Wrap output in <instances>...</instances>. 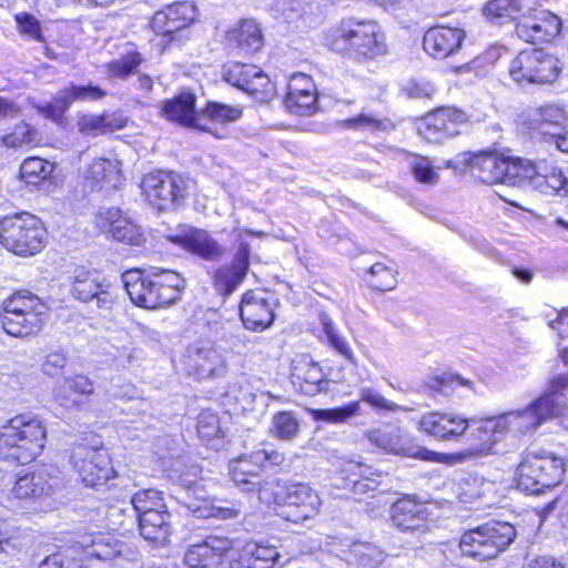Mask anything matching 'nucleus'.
I'll use <instances>...</instances> for the list:
<instances>
[{"label":"nucleus","mask_w":568,"mask_h":568,"mask_svg":"<svg viewBox=\"0 0 568 568\" xmlns=\"http://www.w3.org/2000/svg\"><path fill=\"white\" fill-rule=\"evenodd\" d=\"M284 104L293 114H311L316 108V91L312 78L304 73L293 74L287 84Z\"/></svg>","instance_id":"27"},{"label":"nucleus","mask_w":568,"mask_h":568,"mask_svg":"<svg viewBox=\"0 0 568 568\" xmlns=\"http://www.w3.org/2000/svg\"><path fill=\"white\" fill-rule=\"evenodd\" d=\"M471 381L466 379L459 375L444 374L440 377L432 379L427 384V388L434 394H439L447 397L454 392L456 387L464 386L471 388Z\"/></svg>","instance_id":"58"},{"label":"nucleus","mask_w":568,"mask_h":568,"mask_svg":"<svg viewBox=\"0 0 568 568\" xmlns=\"http://www.w3.org/2000/svg\"><path fill=\"white\" fill-rule=\"evenodd\" d=\"M85 181L91 189H115L120 183V169L118 162L99 158L92 161L84 173Z\"/></svg>","instance_id":"35"},{"label":"nucleus","mask_w":568,"mask_h":568,"mask_svg":"<svg viewBox=\"0 0 568 568\" xmlns=\"http://www.w3.org/2000/svg\"><path fill=\"white\" fill-rule=\"evenodd\" d=\"M122 283L135 305L149 310L163 307L153 276L130 270L122 274Z\"/></svg>","instance_id":"23"},{"label":"nucleus","mask_w":568,"mask_h":568,"mask_svg":"<svg viewBox=\"0 0 568 568\" xmlns=\"http://www.w3.org/2000/svg\"><path fill=\"white\" fill-rule=\"evenodd\" d=\"M38 313L45 314V305L41 300L29 293H16L3 302L1 313Z\"/></svg>","instance_id":"43"},{"label":"nucleus","mask_w":568,"mask_h":568,"mask_svg":"<svg viewBox=\"0 0 568 568\" xmlns=\"http://www.w3.org/2000/svg\"><path fill=\"white\" fill-rule=\"evenodd\" d=\"M38 568H82L80 560L65 554L58 552L43 559Z\"/></svg>","instance_id":"64"},{"label":"nucleus","mask_w":568,"mask_h":568,"mask_svg":"<svg viewBox=\"0 0 568 568\" xmlns=\"http://www.w3.org/2000/svg\"><path fill=\"white\" fill-rule=\"evenodd\" d=\"M271 434L282 440H291L300 433V423L293 412H277L272 417Z\"/></svg>","instance_id":"47"},{"label":"nucleus","mask_w":568,"mask_h":568,"mask_svg":"<svg viewBox=\"0 0 568 568\" xmlns=\"http://www.w3.org/2000/svg\"><path fill=\"white\" fill-rule=\"evenodd\" d=\"M280 506L278 515L287 521L302 523L313 518L320 511L322 500L317 491L303 483L285 484L280 494H274Z\"/></svg>","instance_id":"10"},{"label":"nucleus","mask_w":568,"mask_h":568,"mask_svg":"<svg viewBox=\"0 0 568 568\" xmlns=\"http://www.w3.org/2000/svg\"><path fill=\"white\" fill-rule=\"evenodd\" d=\"M484 427H485V420L477 428L476 438L479 440V443L477 445H474L473 447H470L469 449H467L465 452L455 454L453 456V458L456 462H463L466 459L480 457V456L488 454L491 450L494 444L496 442H498L506 434V433H490L489 435H487L486 433L483 432Z\"/></svg>","instance_id":"48"},{"label":"nucleus","mask_w":568,"mask_h":568,"mask_svg":"<svg viewBox=\"0 0 568 568\" xmlns=\"http://www.w3.org/2000/svg\"><path fill=\"white\" fill-rule=\"evenodd\" d=\"M359 398L362 402L368 404L376 410L381 412H412L413 409L407 406L398 405L392 400H388L379 392L371 387H364L359 390Z\"/></svg>","instance_id":"55"},{"label":"nucleus","mask_w":568,"mask_h":568,"mask_svg":"<svg viewBox=\"0 0 568 568\" xmlns=\"http://www.w3.org/2000/svg\"><path fill=\"white\" fill-rule=\"evenodd\" d=\"M232 549V540L226 537L209 536L201 544L192 545L184 555L190 568H210L216 566L222 556Z\"/></svg>","instance_id":"28"},{"label":"nucleus","mask_w":568,"mask_h":568,"mask_svg":"<svg viewBox=\"0 0 568 568\" xmlns=\"http://www.w3.org/2000/svg\"><path fill=\"white\" fill-rule=\"evenodd\" d=\"M517 485L521 490L540 494L559 485L565 475V463L550 454L527 453L517 468Z\"/></svg>","instance_id":"7"},{"label":"nucleus","mask_w":568,"mask_h":568,"mask_svg":"<svg viewBox=\"0 0 568 568\" xmlns=\"http://www.w3.org/2000/svg\"><path fill=\"white\" fill-rule=\"evenodd\" d=\"M44 314L38 313H1L0 323L7 334L14 337H27L38 334L43 326Z\"/></svg>","instance_id":"34"},{"label":"nucleus","mask_w":568,"mask_h":568,"mask_svg":"<svg viewBox=\"0 0 568 568\" xmlns=\"http://www.w3.org/2000/svg\"><path fill=\"white\" fill-rule=\"evenodd\" d=\"M106 92L99 85H75L70 84L67 88L59 90V101L62 108H70L73 102L81 101H98L103 99Z\"/></svg>","instance_id":"40"},{"label":"nucleus","mask_w":568,"mask_h":568,"mask_svg":"<svg viewBox=\"0 0 568 568\" xmlns=\"http://www.w3.org/2000/svg\"><path fill=\"white\" fill-rule=\"evenodd\" d=\"M143 62L142 55L136 51L122 54L105 64V71L110 78L125 79Z\"/></svg>","instance_id":"50"},{"label":"nucleus","mask_w":568,"mask_h":568,"mask_svg":"<svg viewBox=\"0 0 568 568\" xmlns=\"http://www.w3.org/2000/svg\"><path fill=\"white\" fill-rule=\"evenodd\" d=\"M408 163L416 181L425 184L437 183L439 175L428 158L414 154Z\"/></svg>","instance_id":"56"},{"label":"nucleus","mask_w":568,"mask_h":568,"mask_svg":"<svg viewBox=\"0 0 568 568\" xmlns=\"http://www.w3.org/2000/svg\"><path fill=\"white\" fill-rule=\"evenodd\" d=\"M196 17L197 9L193 2H175L154 13L151 28L161 38V44L168 45L180 40L179 34L190 27Z\"/></svg>","instance_id":"11"},{"label":"nucleus","mask_w":568,"mask_h":568,"mask_svg":"<svg viewBox=\"0 0 568 568\" xmlns=\"http://www.w3.org/2000/svg\"><path fill=\"white\" fill-rule=\"evenodd\" d=\"M390 519L393 525L403 531L426 534L429 530L427 508L410 496L400 498L392 505Z\"/></svg>","instance_id":"21"},{"label":"nucleus","mask_w":568,"mask_h":568,"mask_svg":"<svg viewBox=\"0 0 568 568\" xmlns=\"http://www.w3.org/2000/svg\"><path fill=\"white\" fill-rule=\"evenodd\" d=\"M321 324L323 326V331L326 335V338L332 347H334L341 355H343L346 359L354 362V354L346 342V339L341 336L335 329L332 321L327 315L321 316Z\"/></svg>","instance_id":"59"},{"label":"nucleus","mask_w":568,"mask_h":568,"mask_svg":"<svg viewBox=\"0 0 568 568\" xmlns=\"http://www.w3.org/2000/svg\"><path fill=\"white\" fill-rule=\"evenodd\" d=\"M38 132L30 124L22 121L11 132L0 138L1 144L8 149H18L36 143Z\"/></svg>","instance_id":"51"},{"label":"nucleus","mask_w":568,"mask_h":568,"mask_svg":"<svg viewBox=\"0 0 568 568\" xmlns=\"http://www.w3.org/2000/svg\"><path fill=\"white\" fill-rule=\"evenodd\" d=\"M345 126L376 132L387 129V122L371 114H359L344 121Z\"/></svg>","instance_id":"63"},{"label":"nucleus","mask_w":568,"mask_h":568,"mask_svg":"<svg viewBox=\"0 0 568 568\" xmlns=\"http://www.w3.org/2000/svg\"><path fill=\"white\" fill-rule=\"evenodd\" d=\"M185 368L189 375L206 379L223 376L227 371V363L212 343L197 342L186 349Z\"/></svg>","instance_id":"13"},{"label":"nucleus","mask_w":568,"mask_h":568,"mask_svg":"<svg viewBox=\"0 0 568 568\" xmlns=\"http://www.w3.org/2000/svg\"><path fill=\"white\" fill-rule=\"evenodd\" d=\"M227 44L240 53L252 54L260 51L264 38L260 24L253 19H242L226 32Z\"/></svg>","instance_id":"30"},{"label":"nucleus","mask_w":568,"mask_h":568,"mask_svg":"<svg viewBox=\"0 0 568 568\" xmlns=\"http://www.w3.org/2000/svg\"><path fill=\"white\" fill-rule=\"evenodd\" d=\"M61 486L59 477L39 469L17 478L11 494L17 499H39L53 495Z\"/></svg>","instance_id":"26"},{"label":"nucleus","mask_w":568,"mask_h":568,"mask_svg":"<svg viewBox=\"0 0 568 568\" xmlns=\"http://www.w3.org/2000/svg\"><path fill=\"white\" fill-rule=\"evenodd\" d=\"M100 285L101 283L97 273L79 270L74 276L71 294L81 302H89L98 294Z\"/></svg>","instance_id":"46"},{"label":"nucleus","mask_w":568,"mask_h":568,"mask_svg":"<svg viewBox=\"0 0 568 568\" xmlns=\"http://www.w3.org/2000/svg\"><path fill=\"white\" fill-rule=\"evenodd\" d=\"M365 437L372 445L392 455L429 459V455L434 454L427 449L414 447L404 429L390 424L367 430Z\"/></svg>","instance_id":"16"},{"label":"nucleus","mask_w":568,"mask_h":568,"mask_svg":"<svg viewBox=\"0 0 568 568\" xmlns=\"http://www.w3.org/2000/svg\"><path fill=\"white\" fill-rule=\"evenodd\" d=\"M246 273L233 265L220 266L213 276V285L216 292L223 296H230L243 282Z\"/></svg>","instance_id":"42"},{"label":"nucleus","mask_w":568,"mask_h":568,"mask_svg":"<svg viewBox=\"0 0 568 568\" xmlns=\"http://www.w3.org/2000/svg\"><path fill=\"white\" fill-rule=\"evenodd\" d=\"M240 317L246 329L262 332L268 328L275 318L267 294L261 291H247L242 296Z\"/></svg>","instance_id":"19"},{"label":"nucleus","mask_w":568,"mask_h":568,"mask_svg":"<svg viewBox=\"0 0 568 568\" xmlns=\"http://www.w3.org/2000/svg\"><path fill=\"white\" fill-rule=\"evenodd\" d=\"M132 509L136 517L150 513L168 511L163 494L156 489H142L131 497Z\"/></svg>","instance_id":"41"},{"label":"nucleus","mask_w":568,"mask_h":568,"mask_svg":"<svg viewBox=\"0 0 568 568\" xmlns=\"http://www.w3.org/2000/svg\"><path fill=\"white\" fill-rule=\"evenodd\" d=\"M326 41L332 51L355 61L373 60L387 52L384 33L372 20H343Z\"/></svg>","instance_id":"1"},{"label":"nucleus","mask_w":568,"mask_h":568,"mask_svg":"<svg viewBox=\"0 0 568 568\" xmlns=\"http://www.w3.org/2000/svg\"><path fill=\"white\" fill-rule=\"evenodd\" d=\"M243 550L257 568H273L280 557L276 547L268 542H250Z\"/></svg>","instance_id":"49"},{"label":"nucleus","mask_w":568,"mask_h":568,"mask_svg":"<svg viewBox=\"0 0 568 568\" xmlns=\"http://www.w3.org/2000/svg\"><path fill=\"white\" fill-rule=\"evenodd\" d=\"M140 535L153 547L169 544L172 535L171 515L169 511L150 513L136 517Z\"/></svg>","instance_id":"32"},{"label":"nucleus","mask_w":568,"mask_h":568,"mask_svg":"<svg viewBox=\"0 0 568 568\" xmlns=\"http://www.w3.org/2000/svg\"><path fill=\"white\" fill-rule=\"evenodd\" d=\"M501 50L503 48L500 45H490L463 68L477 73L484 72L496 63L501 55Z\"/></svg>","instance_id":"61"},{"label":"nucleus","mask_w":568,"mask_h":568,"mask_svg":"<svg viewBox=\"0 0 568 568\" xmlns=\"http://www.w3.org/2000/svg\"><path fill=\"white\" fill-rule=\"evenodd\" d=\"M45 439L47 428L39 417L17 415L0 427V458L29 464L41 454Z\"/></svg>","instance_id":"2"},{"label":"nucleus","mask_w":568,"mask_h":568,"mask_svg":"<svg viewBox=\"0 0 568 568\" xmlns=\"http://www.w3.org/2000/svg\"><path fill=\"white\" fill-rule=\"evenodd\" d=\"M73 463L82 483L90 487L102 486L114 476L111 459L103 449L79 447L74 450Z\"/></svg>","instance_id":"14"},{"label":"nucleus","mask_w":568,"mask_h":568,"mask_svg":"<svg viewBox=\"0 0 568 568\" xmlns=\"http://www.w3.org/2000/svg\"><path fill=\"white\" fill-rule=\"evenodd\" d=\"M466 122L463 111L439 108L426 114L418 123L419 135L430 143H443L459 133L458 126Z\"/></svg>","instance_id":"15"},{"label":"nucleus","mask_w":568,"mask_h":568,"mask_svg":"<svg viewBox=\"0 0 568 568\" xmlns=\"http://www.w3.org/2000/svg\"><path fill=\"white\" fill-rule=\"evenodd\" d=\"M523 6L519 0H489L484 7L485 18L495 24L517 19Z\"/></svg>","instance_id":"39"},{"label":"nucleus","mask_w":568,"mask_h":568,"mask_svg":"<svg viewBox=\"0 0 568 568\" xmlns=\"http://www.w3.org/2000/svg\"><path fill=\"white\" fill-rule=\"evenodd\" d=\"M469 422L450 412H427L417 423V430L437 440H456L466 433Z\"/></svg>","instance_id":"18"},{"label":"nucleus","mask_w":568,"mask_h":568,"mask_svg":"<svg viewBox=\"0 0 568 568\" xmlns=\"http://www.w3.org/2000/svg\"><path fill=\"white\" fill-rule=\"evenodd\" d=\"M53 164L41 158H28L20 166L21 179L30 185H39L53 172Z\"/></svg>","instance_id":"44"},{"label":"nucleus","mask_w":568,"mask_h":568,"mask_svg":"<svg viewBox=\"0 0 568 568\" xmlns=\"http://www.w3.org/2000/svg\"><path fill=\"white\" fill-rule=\"evenodd\" d=\"M359 402H351L342 407L329 409H310V415L315 422H325L329 424H342L359 415Z\"/></svg>","instance_id":"45"},{"label":"nucleus","mask_w":568,"mask_h":568,"mask_svg":"<svg viewBox=\"0 0 568 568\" xmlns=\"http://www.w3.org/2000/svg\"><path fill=\"white\" fill-rule=\"evenodd\" d=\"M560 60L542 49L524 50L510 62L509 75L519 83L552 84L561 73Z\"/></svg>","instance_id":"8"},{"label":"nucleus","mask_w":568,"mask_h":568,"mask_svg":"<svg viewBox=\"0 0 568 568\" xmlns=\"http://www.w3.org/2000/svg\"><path fill=\"white\" fill-rule=\"evenodd\" d=\"M141 187L153 209L159 212H170L184 201L186 181L178 173L159 171L145 175Z\"/></svg>","instance_id":"9"},{"label":"nucleus","mask_w":568,"mask_h":568,"mask_svg":"<svg viewBox=\"0 0 568 568\" xmlns=\"http://www.w3.org/2000/svg\"><path fill=\"white\" fill-rule=\"evenodd\" d=\"M560 30V18L546 10L536 13L534 17L516 26L518 38L534 44L550 42L559 34Z\"/></svg>","instance_id":"22"},{"label":"nucleus","mask_w":568,"mask_h":568,"mask_svg":"<svg viewBox=\"0 0 568 568\" xmlns=\"http://www.w3.org/2000/svg\"><path fill=\"white\" fill-rule=\"evenodd\" d=\"M235 486L243 493L257 494L258 499L264 504H272L275 499L272 491L273 480L262 478V473L250 471L239 474V471H230Z\"/></svg>","instance_id":"36"},{"label":"nucleus","mask_w":568,"mask_h":568,"mask_svg":"<svg viewBox=\"0 0 568 568\" xmlns=\"http://www.w3.org/2000/svg\"><path fill=\"white\" fill-rule=\"evenodd\" d=\"M465 37V31L460 28L433 27L424 34L423 48L433 58L445 59L460 49Z\"/></svg>","instance_id":"24"},{"label":"nucleus","mask_w":568,"mask_h":568,"mask_svg":"<svg viewBox=\"0 0 568 568\" xmlns=\"http://www.w3.org/2000/svg\"><path fill=\"white\" fill-rule=\"evenodd\" d=\"M154 284L160 292L162 306L170 305L179 300L180 292L184 288L185 281L172 270H159L152 273Z\"/></svg>","instance_id":"37"},{"label":"nucleus","mask_w":568,"mask_h":568,"mask_svg":"<svg viewBox=\"0 0 568 568\" xmlns=\"http://www.w3.org/2000/svg\"><path fill=\"white\" fill-rule=\"evenodd\" d=\"M197 433L205 440L220 437L222 429L217 415L211 410H203L197 419Z\"/></svg>","instance_id":"60"},{"label":"nucleus","mask_w":568,"mask_h":568,"mask_svg":"<svg viewBox=\"0 0 568 568\" xmlns=\"http://www.w3.org/2000/svg\"><path fill=\"white\" fill-rule=\"evenodd\" d=\"M255 234L251 231H244V230H237L235 229L233 231V234L235 236V241L239 242L237 251L234 255V258L231 263V265L235 266L236 268L245 272L247 274L248 266H250V245L244 241L243 234Z\"/></svg>","instance_id":"62"},{"label":"nucleus","mask_w":568,"mask_h":568,"mask_svg":"<svg viewBox=\"0 0 568 568\" xmlns=\"http://www.w3.org/2000/svg\"><path fill=\"white\" fill-rule=\"evenodd\" d=\"M257 74V67L252 64L234 63L224 70L223 79L243 91L250 88V79Z\"/></svg>","instance_id":"53"},{"label":"nucleus","mask_w":568,"mask_h":568,"mask_svg":"<svg viewBox=\"0 0 568 568\" xmlns=\"http://www.w3.org/2000/svg\"><path fill=\"white\" fill-rule=\"evenodd\" d=\"M97 223L102 231H108L115 241L136 246L144 241L140 227L123 216L116 207L102 210L98 215Z\"/></svg>","instance_id":"29"},{"label":"nucleus","mask_w":568,"mask_h":568,"mask_svg":"<svg viewBox=\"0 0 568 568\" xmlns=\"http://www.w3.org/2000/svg\"><path fill=\"white\" fill-rule=\"evenodd\" d=\"M516 528L500 520H490L466 530L459 540L463 555L480 561L498 557L516 539Z\"/></svg>","instance_id":"4"},{"label":"nucleus","mask_w":568,"mask_h":568,"mask_svg":"<svg viewBox=\"0 0 568 568\" xmlns=\"http://www.w3.org/2000/svg\"><path fill=\"white\" fill-rule=\"evenodd\" d=\"M202 122L207 119L216 123H231L242 116V109L217 102H209L205 109L200 111Z\"/></svg>","instance_id":"52"},{"label":"nucleus","mask_w":568,"mask_h":568,"mask_svg":"<svg viewBox=\"0 0 568 568\" xmlns=\"http://www.w3.org/2000/svg\"><path fill=\"white\" fill-rule=\"evenodd\" d=\"M519 179L518 187H531L548 195H568V179L562 170L546 162L532 163L525 160Z\"/></svg>","instance_id":"12"},{"label":"nucleus","mask_w":568,"mask_h":568,"mask_svg":"<svg viewBox=\"0 0 568 568\" xmlns=\"http://www.w3.org/2000/svg\"><path fill=\"white\" fill-rule=\"evenodd\" d=\"M47 231L39 217L20 212L0 217V244L19 256H33L45 245Z\"/></svg>","instance_id":"3"},{"label":"nucleus","mask_w":568,"mask_h":568,"mask_svg":"<svg viewBox=\"0 0 568 568\" xmlns=\"http://www.w3.org/2000/svg\"><path fill=\"white\" fill-rule=\"evenodd\" d=\"M195 94L192 92H181L175 98L164 101L161 114L169 121L212 133L211 128L202 123V115L195 110Z\"/></svg>","instance_id":"25"},{"label":"nucleus","mask_w":568,"mask_h":568,"mask_svg":"<svg viewBox=\"0 0 568 568\" xmlns=\"http://www.w3.org/2000/svg\"><path fill=\"white\" fill-rule=\"evenodd\" d=\"M565 121L566 115L564 109L554 104L540 108L531 119V122L535 124V130L545 139L550 136L554 131L562 130Z\"/></svg>","instance_id":"38"},{"label":"nucleus","mask_w":568,"mask_h":568,"mask_svg":"<svg viewBox=\"0 0 568 568\" xmlns=\"http://www.w3.org/2000/svg\"><path fill=\"white\" fill-rule=\"evenodd\" d=\"M94 392L93 382L84 375L65 378L53 389L54 400L65 409L80 408L84 402L79 396L91 395Z\"/></svg>","instance_id":"31"},{"label":"nucleus","mask_w":568,"mask_h":568,"mask_svg":"<svg viewBox=\"0 0 568 568\" xmlns=\"http://www.w3.org/2000/svg\"><path fill=\"white\" fill-rule=\"evenodd\" d=\"M368 275L367 282L374 290L389 291L396 286L394 271L382 263L372 265L368 270Z\"/></svg>","instance_id":"57"},{"label":"nucleus","mask_w":568,"mask_h":568,"mask_svg":"<svg viewBox=\"0 0 568 568\" xmlns=\"http://www.w3.org/2000/svg\"><path fill=\"white\" fill-rule=\"evenodd\" d=\"M291 379L293 385L307 396L327 392L329 387V381L323 374L318 363L307 355H301L293 361Z\"/></svg>","instance_id":"20"},{"label":"nucleus","mask_w":568,"mask_h":568,"mask_svg":"<svg viewBox=\"0 0 568 568\" xmlns=\"http://www.w3.org/2000/svg\"><path fill=\"white\" fill-rule=\"evenodd\" d=\"M168 240L205 261H219L226 252V248L207 231L187 225L180 227L175 234L169 235Z\"/></svg>","instance_id":"17"},{"label":"nucleus","mask_w":568,"mask_h":568,"mask_svg":"<svg viewBox=\"0 0 568 568\" xmlns=\"http://www.w3.org/2000/svg\"><path fill=\"white\" fill-rule=\"evenodd\" d=\"M77 544L83 550L85 557L99 560H112L120 557L125 548L124 544L101 534L83 535Z\"/></svg>","instance_id":"33"},{"label":"nucleus","mask_w":568,"mask_h":568,"mask_svg":"<svg viewBox=\"0 0 568 568\" xmlns=\"http://www.w3.org/2000/svg\"><path fill=\"white\" fill-rule=\"evenodd\" d=\"M564 407L551 400L549 395H541L525 409L511 410L485 420L483 432L526 434L539 427L546 419L562 413Z\"/></svg>","instance_id":"5"},{"label":"nucleus","mask_w":568,"mask_h":568,"mask_svg":"<svg viewBox=\"0 0 568 568\" xmlns=\"http://www.w3.org/2000/svg\"><path fill=\"white\" fill-rule=\"evenodd\" d=\"M460 162L483 183L519 186L523 159L513 160L497 152L464 153Z\"/></svg>","instance_id":"6"},{"label":"nucleus","mask_w":568,"mask_h":568,"mask_svg":"<svg viewBox=\"0 0 568 568\" xmlns=\"http://www.w3.org/2000/svg\"><path fill=\"white\" fill-rule=\"evenodd\" d=\"M352 554L361 568H377L385 559L384 551L372 544L355 545Z\"/></svg>","instance_id":"54"}]
</instances>
